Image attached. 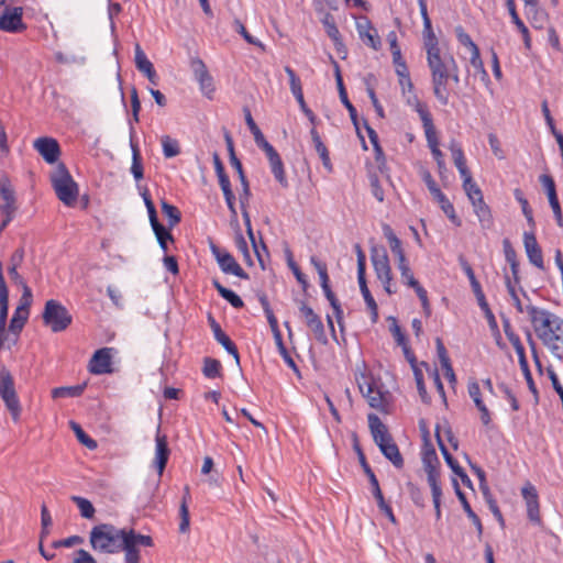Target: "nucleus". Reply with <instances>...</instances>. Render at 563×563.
<instances>
[{"label": "nucleus", "instance_id": "obj_15", "mask_svg": "<svg viewBox=\"0 0 563 563\" xmlns=\"http://www.w3.org/2000/svg\"><path fill=\"white\" fill-rule=\"evenodd\" d=\"M1 202L0 212L2 214V221L0 223V232H2L8 224L13 220L16 212L15 197L12 190L8 188H1Z\"/></svg>", "mask_w": 563, "mask_h": 563}, {"label": "nucleus", "instance_id": "obj_23", "mask_svg": "<svg viewBox=\"0 0 563 563\" xmlns=\"http://www.w3.org/2000/svg\"><path fill=\"white\" fill-rule=\"evenodd\" d=\"M147 212H148L151 225H152L153 231H154V233L156 235V239H157V241L159 243V246L163 249L164 252H166L167 251V242L168 241L174 242V238L169 233V231L166 230L165 227H163L158 222L155 207L154 208H150L147 210Z\"/></svg>", "mask_w": 563, "mask_h": 563}, {"label": "nucleus", "instance_id": "obj_46", "mask_svg": "<svg viewBox=\"0 0 563 563\" xmlns=\"http://www.w3.org/2000/svg\"><path fill=\"white\" fill-rule=\"evenodd\" d=\"M269 166H271V170L275 177V179L279 183V185L283 187V188H287L288 187V180H287V177H286V173H285V169H284V164H283V161L280 158V156L274 158V159H271L269 161Z\"/></svg>", "mask_w": 563, "mask_h": 563}, {"label": "nucleus", "instance_id": "obj_26", "mask_svg": "<svg viewBox=\"0 0 563 563\" xmlns=\"http://www.w3.org/2000/svg\"><path fill=\"white\" fill-rule=\"evenodd\" d=\"M210 328L213 332L214 339L230 353L234 356L236 362H239V352L235 344L231 341V339L222 331L220 324L210 316L209 317Z\"/></svg>", "mask_w": 563, "mask_h": 563}, {"label": "nucleus", "instance_id": "obj_52", "mask_svg": "<svg viewBox=\"0 0 563 563\" xmlns=\"http://www.w3.org/2000/svg\"><path fill=\"white\" fill-rule=\"evenodd\" d=\"M514 196H515L516 200L520 203L521 209H522V213L526 217L528 223L531 227H533L534 225V219H533V216H532V210H531V208L529 206L528 200L525 198L523 192L519 188H517V189L514 190Z\"/></svg>", "mask_w": 563, "mask_h": 563}, {"label": "nucleus", "instance_id": "obj_45", "mask_svg": "<svg viewBox=\"0 0 563 563\" xmlns=\"http://www.w3.org/2000/svg\"><path fill=\"white\" fill-rule=\"evenodd\" d=\"M212 284L218 290L219 295L228 300L234 308H242L244 306L243 300L234 291L225 288L216 279L212 282Z\"/></svg>", "mask_w": 563, "mask_h": 563}, {"label": "nucleus", "instance_id": "obj_58", "mask_svg": "<svg viewBox=\"0 0 563 563\" xmlns=\"http://www.w3.org/2000/svg\"><path fill=\"white\" fill-rule=\"evenodd\" d=\"M428 484L431 488L432 500L441 501L442 490L440 486V475H430L427 476Z\"/></svg>", "mask_w": 563, "mask_h": 563}, {"label": "nucleus", "instance_id": "obj_16", "mask_svg": "<svg viewBox=\"0 0 563 563\" xmlns=\"http://www.w3.org/2000/svg\"><path fill=\"white\" fill-rule=\"evenodd\" d=\"M521 495L527 505L528 518L533 522H540V505L536 487L527 482L521 488Z\"/></svg>", "mask_w": 563, "mask_h": 563}, {"label": "nucleus", "instance_id": "obj_32", "mask_svg": "<svg viewBox=\"0 0 563 563\" xmlns=\"http://www.w3.org/2000/svg\"><path fill=\"white\" fill-rule=\"evenodd\" d=\"M507 8H508V11H509V14L511 16V20H512L514 24L517 26V29L519 30V32L521 33V35L523 37V42H525L526 48L530 49L531 48L530 33H529L528 27L525 25V23L519 18V15H518V13L516 11L515 1L514 0H508L507 1Z\"/></svg>", "mask_w": 563, "mask_h": 563}, {"label": "nucleus", "instance_id": "obj_57", "mask_svg": "<svg viewBox=\"0 0 563 563\" xmlns=\"http://www.w3.org/2000/svg\"><path fill=\"white\" fill-rule=\"evenodd\" d=\"M413 373H415V379L417 384L418 393L422 399L423 402H429L430 398L428 396L424 383H423V374L422 372L417 367L413 366Z\"/></svg>", "mask_w": 563, "mask_h": 563}, {"label": "nucleus", "instance_id": "obj_40", "mask_svg": "<svg viewBox=\"0 0 563 563\" xmlns=\"http://www.w3.org/2000/svg\"><path fill=\"white\" fill-rule=\"evenodd\" d=\"M86 388V383L75 386H63V387H56L52 390V397L54 399L57 398H67V397H79L82 395L84 390Z\"/></svg>", "mask_w": 563, "mask_h": 563}, {"label": "nucleus", "instance_id": "obj_43", "mask_svg": "<svg viewBox=\"0 0 563 563\" xmlns=\"http://www.w3.org/2000/svg\"><path fill=\"white\" fill-rule=\"evenodd\" d=\"M472 206L482 225L489 227L492 224V212L484 198L473 202Z\"/></svg>", "mask_w": 563, "mask_h": 563}, {"label": "nucleus", "instance_id": "obj_20", "mask_svg": "<svg viewBox=\"0 0 563 563\" xmlns=\"http://www.w3.org/2000/svg\"><path fill=\"white\" fill-rule=\"evenodd\" d=\"M523 245H525V250H526L527 256L529 258V262L532 265H534L536 267L543 269L544 262H543L542 250L539 246L533 233L525 232Z\"/></svg>", "mask_w": 563, "mask_h": 563}, {"label": "nucleus", "instance_id": "obj_4", "mask_svg": "<svg viewBox=\"0 0 563 563\" xmlns=\"http://www.w3.org/2000/svg\"><path fill=\"white\" fill-rule=\"evenodd\" d=\"M51 183L57 198L66 206L71 207L78 198V185L73 179L66 165L58 163L51 174Z\"/></svg>", "mask_w": 563, "mask_h": 563}, {"label": "nucleus", "instance_id": "obj_21", "mask_svg": "<svg viewBox=\"0 0 563 563\" xmlns=\"http://www.w3.org/2000/svg\"><path fill=\"white\" fill-rule=\"evenodd\" d=\"M135 54H134V63H135V67L137 68L139 71L143 73L148 81L156 86L157 85V75H156V71L154 69V66L152 64V62L146 57L144 51L142 49V47L140 46V44H135Z\"/></svg>", "mask_w": 563, "mask_h": 563}, {"label": "nucleus", "instance_id": "obj_38", "mask_svg": "<svg viewBox=\"0 0 563 563\" xmlns=\"http://www.w3.org/2000/svg\"><path fill=\"white\" fill-rule=\"evenodd\" d=\"M503 249H504L505 258H506L507 263L510 265L512 276H514L515 280L518 282L519 280V277H518L519 262L517 260V253L508 239H504Z\"/></svg>", "mask_w": 563, "mask_h": 563}, {"label": "nucleus", "instance_id": "obj_51", "mask_svg": "<svg viewBox=\"0 0 563 563\" xmlns=\"http://www.w3.org/2000/svg\"><path fill=\"white\" fill-rule=\"evenodd\" d=\"M202 373L208 378H216L221 374V363L211 357L205 358Z\"/></svg>", "mask_w": 563, "mask_h": 563}, {"label": "nucleus", "instance_id": "obj_6", "mask_svg": "<svg viewBox=\"0 0 563 563\" xmlns=\"http://www.w3.org/2000/svg\"><path fill=\"white\" fill-rule=\"evenodd\" d=\"M357 386L362 395L366 398L368 405L377 410H384L387 406V393H383L374 378L365 373L360 372L355 376Z\"/></svg>", "mask_w": 563, "mask_h": 563}, {"label": "nucleus", "instance_id": "obj_2", "mask_svg": "<svg viewBox=\"0 0 563 563\" xmlns=\"http://www.w3.org/2000/svg\"><path fill=\"white\" fill-rule=\"evenodd\" d=\"M527 312L543 345L554 357L563 360V319L536 306H527Z\"/></svg>", "mask_w": 563, "mask_h": 563}, {"label": "nucleus", "instance_id": "obj_63", "mask_svg": "<svg viewBox=\"0 0 563 563\" xmlns=\"http://www.w3.org/2000/svg\"><path fill=\"white\" fill-rule=\"evenodd\" d=\"M539 180L547 191V196L556 195L555 183L550 175L543 174L539 177Z\"/></svg>", "mask_w": 563, "mask_h": 563}, {"label": "nucleus", "instance_id": "obj_56", "mask_svg": "<svg viewBox=\"0 0 563 563\" xmlns=\"http://www.w3.org/2000/svg\"><path fill=\"white\" fill-rule=\"evenodd\" d=\"M450 151L452 153V157L456 168L466 166V159L463 153V150L456 142H451Z\"/></svg>", "mask_w": 563, "mask_h": 563}, {"label": "nucleus", "instance_id": "obj_25", "mask_svg": "<svg viewBox=\"0 0 563 563\" xmlns=\"http://www.w3.org/2000/svg\"><path fill=\"white\" fill-rule=\"evenodd\" d=\"M435 437H437L439 448L441 450V453H442L446 464L451 467V470L454 472V474H456L457 476H460L462 478L463 482L470 483V479H468L467 475L465 474L464 470L459 465L457 461L454 460V457L448 451V449L443 442V438L441 437L440 426H437V428H435Z\"/></svg>", "mask_w": 563, "mask_h": 563}, {"label": "nucleus", "instance_id": "obj_29", "mask_svg": "<svg viewBox=\"0 0 563 563\" xmlns=\"http://www.w3.org/2000/svg\"><path fill=\"white\" fill-rule=\"evenodd\" d=\"M169 455V450L167 448V443L164 437L156 438V453L155 459L153 461V467L157 471V475L162 476L167 460Z\"/></svg>", "mask_w": 563, "mask_h": 563}, {"label": "nucleus", "instance_id": "obj_8", "mask_svg": "<svg viewBox=\"0 0 563 563\" xmlns=\"http://www.w3.org/2000/svg\"><path fill=\"white\" fill-rule=\"evenodd\" d=\"M371 260L377 278L384 284V288L388 294H393L391 267L386 249L383 245H374L371 249Z\"/></svg>", "mask_w": 563, "mask_h": 563}, {"label": "nucleus", "instance_id": "obj_30", "mask_svg": "<svg viewBox=\"0 0 563 563\" xmlns=\"http://www.w3.org/2000/svg\"><path fill=\"white\" fill-rule=\"evenodd\" d=\"M424 134L428 142V146L430 147L432 156L437 162L439 170L441 172L442 169L445 168V163L443 153L439 148V139L435 126L424 131Z\"/></svg>", "mask_w": 563, "mask_h": 563}, {"label": "nucleus", "instance_id": "obj_34", "mask_svg": "<svg viewBox=\"0 0 563 563\" xmlns=\"http://www.w3.org/2000/svg\"><path fill=\"white\" fill-rule=\"evenodd\" d=\"M357 280H358V285H360V290H361L362 296L366 302V306L372 312V320L375 322L378 317V312H377L378 308H377V303H376L374 297L372 296V294L367 287L365 275L357 276Z\"/></svg>", "mask_w": 563, "mask_h": 563}, {"label": "nucleus", "instance_id": "obj_27", "mask_svg": "<svg viewBox=\"0 0 563 563\" xmlns=\"http://www.w3.org/2000/svg\"><path fill=\"white\" fill-rule=\"evenodd\" d=\"M334 70H335V80H336V85H338V89H339L340 99H341L342 103L345 106V108L347 109L351 120L353 121L355 128L358 130L356 109L350 102V100L347 98V93L344 88L342 76H341L340 66L336 62H334Z\"/></svg>", "mask_w": 563, "mask_h": 563}, {"label": "nucleus", "instance_id": "obj_17", "mask_svg": "<svg viewBox=\"0 0 563 563\" xmlns=\"http://www.w3.org/2000/svg\"><path fill=\"white\" fill-rule=\"evenodd\" d=\"M356 30L360 38L369 47L377 51L380 47V38L377 31L366 16H362L356 21Z\"/></svg>", "mask_w": 563, "mask_h": 563}, {"label": "nucleus", "instance_id": "obj_55", "mask_svg": "<svg viewBox=\"0 0 563 563\" xmlns=\"http://www.w3.org/2000/svg\"><path fill=\"white\" fill-rule=\"evenodd\" d=\"M310 262L319 274L321 288H325L327 286H329V275L327 271V265L317 260L314 256L311 257Z\"/></svg>", "mask_w": 563, "mask_h": 563}, {"label": "nucleus", "instance_id": "obj_60", "mask_svg": "<svg viewBox=\"0 0 563 563\" xmlns=\"http://www.w3.org/2000/svg\"><path fill=\"white\" fill-rule=\"evenodd\" d=\"M22 290H23V294L21 296L20 303L15 310L30 313V306H31L32 299H33L32 291L29 286H24V288Z\"/></svg>", "mask_w": 563, "mask_h": 563}, {"label": "nucleus", "instance_id": "obj_59", "mask_svg": "<svg viewBox=\"0 0 563 563\" xmlns=\"http://www.w3.org/2000/svg\"><path fill=\"white\" fill-rule=\"evenodd\" d=\"M455 34L459 40V42L470 49V52H474L475 48H478V46L473 42L471 36L464 31L462 26H457L455 29Z\"/></svg>", "mask_w": 563, "mask_h": 563}, {"label": "nucleus", "instance_id": "obj_9", "mask_svg": "<svg viewBox=\"0 0 563 563\" xmlns=\"http://www.w3.org/2000/svg\"><path fill=\"white\" fill-rule=\"evenodd\" d=\"M141 547H153L150 536L141 534L134 529H129V534L123 540L122 551L125 553V563H140Z\"/></svg>", "mask_w": 563, "mask_h": 563}, {"label": "nucleus", "instance_id": "obj_42", "mask_svg": "<svg viewBox=\"0 0 563 563\" xmlns=\"http://www.w3.org/2000/svg\"><path fill=\"white\" fill-rule=\"evenodd\" d=\"M29 312L14 311V314L10 321L9 330L13 333L12 342L16 343L19 334L27 321Z\"/></svg>", "mask_w": 563, "mask_h": 563}, {"label": "nucleus", "instance_id": "obj_7", "mask_svg": "<svg viewBox=\"0 0 563 563\" xmlns=\"http://www.w3.org/2000/svg\"><path fill=\"white\" fill-rule=\"evenodd\" d=\"M0 397L11 413L12 419L19 421L21 405L14 388L13 377L5 367L0 368Z\"/></svg>", "mask_w": 563, "mask_h": 563}, {"label": "nucleus", "instance_id": "obj_50", "mask_svg": "<svg viewBox=\"0 0 563 563\" xmlns=\"http://www.w3.org/2000/svg\"><path fill=\"white\" fill-rule=\"evenodd\" d=\"M79 508L80 515L86 519H91L95 516L93 505L86 498L79 496H71L70 498Z\"/></svg>", "mask_w": 563, "mask_h": 563}, {"label": "nucleus", "instance_id": "obj_44", "mask_svg": "<svg viewBox=\"0 0 563 563\" xmlns=\"http://www.w3.org/2000/svg\"><path fill=\"white\" fill-rule=\"evenodd\" d=\"M417 1H418L420 13H421V16L423 20V31H422L423 41L437 37V35L434 34V32L432 30L431 20L428 14L427 0H417Z\"/></svg>", "mask_w": 563, "mask_h": 563}, {"label": "nucleus", "instance_id": "obj_53", "mask_svg": "<svg viewBox=\"0 0 563 563\" xmlns=\"http://www.w3.org/2000/svg\"><path fill=\"white\" fill-rule=\"evenodd\" d=\"M274 339H275L276 345L278 347L279 354L283 356L286 364L290 368H292L295 372H298V368H297V365H296L294 358L290 356L286 346L284 345L282 333H275Z\"/></svg>", "mask_w": 563, "mask_h": 563}, {"label": "nucleus", "instance_id": "obj_48", "mask_svg": "<svg viewBox=\"0 0 563 563\" xmlns=\"http://www.w3.org/2000/svg\"><path fill=\"white\" fill-rule=\"evenodd\" d=\"M285 71L288 75L290 90H291L294 97L296 98L297 101H301L303 92H302V86H301L300 78L296 75L295 70L292 68H290L289 66L285 67Z\"/></svg>", "mask_w": 563, "mask_h": 563}, {"label": "nucleus", "instance_id": "obj_11", "mask_svg": "<svg viewBox=\"0 0 563 563\" xmlns=\"http://www.w3.org/2000/svg\"><path fill=\"white\" fill-rule=\"evenodd\" d=\"M190 69L195 75L196 80L199 82L200 91L208 99H213L214 84L210 76L205 63L199 58L190 60Z\"/></svg>", "mask_w": 563, "mask_h": 563}, {"label": "nucleus", "instance_id": "obj_5", "mask_svg": "<svg viewBox=\"0 0 563 563\" xmlns=\"http://www.w3.org/2000/svg\"><path fill=\"white\" fill-rule=\"evenodd\" d=\"M43 322L53 332H62L71 323V316L59 301L51 299L45 302L42 313Z\"/></svg>", "mask_w": 563, "mask_h": 563}, {"label": "nucleus", "instance_id": "obj_64", "mask_svg": "<svg viewBox=\"0 0 563 563\" xmlns=\"http://www.w3.org/2000/svg\"><path fill=\"white\" fill-rule=\"evenodd\" d=\"M73 563H97V561L88 551L79 549L75 552V559Z\"/></svg>", "mask_w": 563, "mask_h": 563}, {"label": "nucleus", "instance_id": "obj_13", "mask_svg": "<svg viewBox=\"0 0 563 563\" xmlns=\"http://www.w3.org/2000/svg\"><path fill=\"white\" fill-rule=\"evenodd\" d=\"M23 10L20 7L5 8L0 15V30L9 33H19L26 29L22 21Z\"/></svg>", "mask_w": 563, "mask_h": 563}, {"label": "nucleus", "instance_id": "obj_1", "mask_svg": "<svg viewBox=\"0 0 563 563\" xmlns=\"http://www.w3.org/2000/svg\"><path fill=\"white\" fill-rule=\"evenodd\" d=\"M428 67L431 73L433 93L442 106H448L450 92L448 82L452 79L460 82L459 67L452 55L442 54L438 37L423 41Z\"/></svg>", "mask_w": 563, "mask_h": 563}, {"label": "nucleus", "instance_id": "obj_41", "mask_svg": "<svg viewBox=\"0 0 563 563\" xmlns=\"http://www.w3.org/2000/svg\"><path fill=\"white\" fill-rule=\"evenodd\" d=\"M311 139L314 144V148L317 153L319 154L320 158L322 159L323 166L328 168L329 170L332 169V165L330 162L329 152L325 147V145L322 143L320 135L318 134L316 129H312L311 132Z\"/></svg>", "mask_w": 563, "mask_h": 563}, {"label": "nucleus", "instance_id": "obj_36", "mask_svg": "<svg viewBox=\"0 0 563 563\" xmlns=\"http://www.w3.org/2000/svg\"><path fill=\"white\" fill-rule=\"evenodd\" d=\"M325 32L328 36L333 41L338 52L341 51V48L344 47L340 31L334 22V19L332 15L327 14L322 21Z\"/></svg>", "mask_w": 563, "mask_h": 563}, {"label": "nucleus", "instance_id": "obj_33", "mask_svg": "<svg viewBox=\"0 0 563 563\" xmlns=\"http://www.w3.org/2000/svg\"><path fill=\"white\" fill-rule=\"evenodd\" d=\"M454 485H455L456 495L462 504V507H463L464 511L466 512L467 517L472 520V522L476 527L477 534L481 538L483 534L482 521H481L479 517L471 508L465 495L461 492L457 482H454Z\"/></svg>", "mask_w": 563, "mask_h": 563}, {"label": "nucleus", "instance_id": "obj_61", "mask_svg": "<svg viewBox=\"0 0 563 563\" xmlns=\"http://www.w3.org/2000/svg\"><path fill=\"white\" fill-rule=\"evenodd\" d=\"M235 25H236V31L243 36V38L249 43V44H252V45H255L257 47H260L262 51H265V45L256 40L255 37H253L249 32L247 30L245 29V26L240 22V21H236L235 22Z\"/></svg>", "mask_w": 563, "mask_h": 563}, {"label": "nucleus", "instance_id": "obj_35", "mask_svg": "<svg viewBox=\"0 0 563 563\" xmlns=\"http://www.w3.org/2000/svg\"><path fill=\"white\" fill-rule=\"evenodd\" d=\"M384 456L389 460L397 468H402L404 459L399 452L397 444L391 440L390 442L379 446Z\"/></svg>", "mask_w": 563, "mask_h": 563}, {"label": "nucleus", "instance_id": "obj_47", "mask_svg": "<svg viewBox=\"0 0 563 563\" xmlns=\"http://www.w3.org/2000/svg\"><path fill=\"white\" fill-rule=\"evenodd\" d=\"M360 461H361V464H362V466L364 468L365 474L368 476L369 483H371L372 488H373L374 497L376 499H382L383 493L380 490V487H379V484H378V479L376 478L374 472L372 471V468L367 464L363 453H360Z\"/></svg>", "mask_w": 563, "mask_h": 563}, {"label": "nucleus", "instance_id": "obj_37", "mask_svg": "<svg viewBox=\"0 0 563 563\" xmlns=\"http://www.w3.org/2000/svg\"><path fill=\"white\" fill-rule=\"evenodd\" d=\"M384 236L389 243L390 251L395 254L397 260L405 257V252L401 246L400 240L396 236L389 224H383L382 227Z\"/></svg>", "mask_w": 563, "mask_h": 563}, {"label": "nucleus", "instance_id": "obj_24", "mask_svg": "<svg viewBox=\"0 0 563 563\" xmlns=\"http://www.w3.org/2000/svg\"><path fill=\"white\" fill-rule=\"evenodd\" d=\"M407 103L419 114L424 131L434 128L432 115L428 109V106L422 102L418 96H409L407 98Z\"/></svg>", "mask_w": 563, "mask_h": 563}, {"label": "nucleus", "instance_id": "obj_12", "mask_svg": "<svg viewBox=\"0 0 563 563\" xmlns=\"http://www.w3.org/2000/svg\"><path fill=\"white\" fill-rule=\"evenodd\" d=\"M397 261H398V264H397L398 269L400 271L402 282L406 285H408L409 287L415 289L417 296L419 297V299L422 303L423 309L427 312H429L430 305H429V300H428L427 290L415 278V276L409 267V263H408L406 256L401 257Z\"/></svg>", "mask_w": 563, "mask_h": 563}, {"label": "nucleus", "instance_id": "obj_10", "mask_svg": "<svg viewBox=\"0 0 563 563\" xmlns=\"http://www.w3.org/2000/svg\"><path fill=\"white\" fill-rule=\"evenodd\" d=\"M210 250L223 273L231 274L243 279L249 278V275L229 252L221 250L213 243L210 245Z\"/></svg>", "mask_w": 563, "mask_h": 563}, {"label": "nucleus", "instance_id": "obj_14", "mask_svg": "<svg viewBox=\"0 0 563 563\" xmlns=\"http://www.w3.org/2000/svg\"><path fill=\"white\" fill-rule=\"evenodd\" d=\"M299 311L314 338L320 342H325L327 335L321 318L305 302L300 303Z\"/></svg>", "mask_w": 563, "mask_h": 563}, {"label": "nucleus", "instance_id": "obj_62", "mask_svg": "<svg viewBox=\"0 0 563 563\" xmlns=\"http://www.w3.org/2000/svg\"><path fill=\"white\" fill-rule=\"evenodd\" d=\"M548 199H549V203L552 208V211L554 213L558 225L563 227L562 210L560 207L558 195L550 196V197H548Z\"/></svg>", "mask_w": 563, "mask_h": 563}, {"label": "nucleus", "instance_id": "obj_54", "mask_svg": "<svg viewBox=\"0 0 563 563\" xmlns=\"http://www.w3.org/2000/svg\"><path fill=\"white\" fill-rule=\"evenodd\" d=\"M132 152H133V157H132L131 172H132L134 178L136 180H140L143 178V166H142L141 155H140V152H139V148L136 145L132 144Z\"/></svg>", "mask_w": 563, "mask_h": 563}, {"label": "nucleus", "instance_id": "obj_31", "mask_svg": "<svg viewBox=\"0 0 563 563\" xmlns=\"http://www.w3.org/2000/svg\"><path fill=\"white\" fill-rule=\"evenodd\" d=\"M8 307H9V290L7 286L0 285V351L4 346V328L7 324L8 317Z\"/></svg>", "mask_w": 563, "mask_h": 563}, {"label": "nucleus", "instance_id": "obj_28", "mask_svg": "<svg viewBox=\"0 0 563 563\" xmlns=\"http://www.w3.org/2000/svg\"><path fill=\"white\" fill-rule=\"evenodd\" d=\"M422 463L427 476L440 475V461L434 448L431 444H426L422 452Z\"/></svg>", "mask_w": 563, "mask_h": 563}, {"label": "nucleus", "instance_id": "obj_49", "mask_svg": "<svg viewBox=\"0 0 563 563\" xmlns=\"http://www.w3.org/2000/svg\"><path fill=\"white\" fill-rule=\"evenodd\" d=\"M70 428L75 432L77 440L82 445H85L89 450H95L98 446L97 442L93 439H91L77 422L70 421Z\"/></svg>", "mask_w": 563, "mask_h": 563}, {"label": "nucleus", "instance_id": "obj_19", "mask_svg": "<svg viewBox=\"0 0 563 563\" xmlns=\"http://www.w3.org/2000/svg\"><path fill=\"white\" fill-rule=\"evenodd\" d=\"M34 148L49 164L55 163L60 154L58 142L52 137H38L34 141Z\"/></svg>", "mask_w": 563, "mask_h": 563}, {"label": "nucleus", "instance_id": "obj_22", "mask_svg": "<svg viewBox=\"0 0 563 563\" xmlns=\"http://www.w3.org/2000/svg\"><path fill=\"white\" fill-rule=\"evenodd\" d=\"M368 426L373 439L375 443L378 445V448L393 440L391 435L387 430V427L382 422V420L376 415H368Z\"/></svg>", "mask_w": 563, "mask_h": 563}, {"label": "nucleus", "instance_id": "obj_18", "mask_svg": "<svg viewBox=\"0 0 563 563\" xmlns=\"http://www.w3.org/2000/svg\"><path fill=\"white\" fill-rule=\"evenodd\" d=\"M111 351L110 347H102L95 352L90 362H89V371L92 374L101 375L106 373H111Z\"/></svg>", "mask_w": 563, "mask_h": 563}, {"label": "nucleus", "instance_id": "obj_39", "mask_svg": "<svg viewBox=\"0 0 563 563\" xmlns=\"http://www.w3.org/2000/svg\"><path fill=\"white\" fill-rule=\"evenodd\" d=\"M433 198L439 203L442 211L446 214V217L455 224L461 225V220L456 216L453 205L450 202V200L446 198V196L440 191L437 195L433 196Z\"/></svg>", "mask_w": 563, "mask_h": 563}, {"label": "nucleus", "instance_id": "obj_3", "mask_svg": "<svg viewBox=\"0 0 563 563\" xmlns=\"http://www.w3.org/2000/svg\"><path fill=\"white\" fill-rule=\"evenodd\" d=\"M129 529H119L110 523L95 526L89 534V542L93 551L115 554L122 551L123 540Z\"/></svg>", "mask_w": 563, "mask_h": 563}]
</instances>
